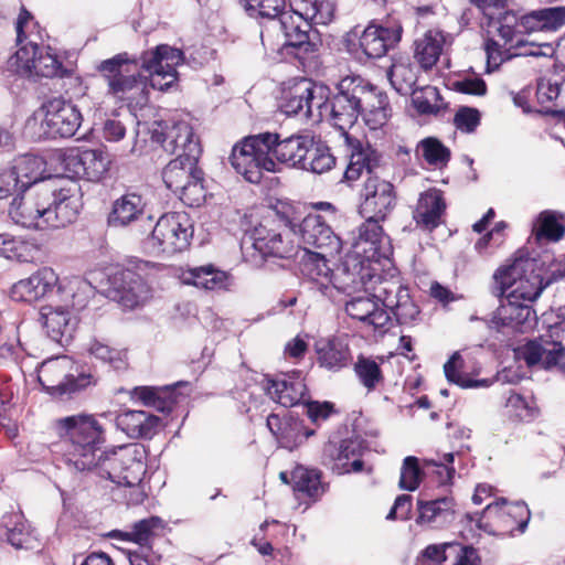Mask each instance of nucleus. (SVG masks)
I'll return each instance as SVG.
<instances>
[{"mask_svg":"<svg viewBox=\"0 0 565 565\" xmlns=\"http://www.w3.org/2000/svg\"><path fill=\"white\" fill-rule=\"evenodd\" d=\"M54 426L64 439L63 458L70 468L128 487L129 504L143 502L147 495L140 482L146 468L137 445L103 450L105 429L93 415L66 416L56 419Z\"/></svg>","mask_w":565,"mask_h":565,"instance_id":"1","label":"nucleus"},{"mask_svg":"<svg viewBox=\"0 0 565 565\" xmlns=\"http://www.w3.org/2000/svg\"><path fill=\"white\" fill-rule=\"evenodd\" d=\"M332 124L340 131L351 128L363 115L371 129L383 127L391 117L386 94L360 76H348L340 81L338 93L327 103Z\"/></svg>","mask_w":565,"mask_h":565,"instance_id":"2","label":"nucleus"},{"mask_svg":"<svg viewBox=\"0 0 565 565\" xmlns=\"http://www.w3.org/2000/svg\"><path fill=\"white\" fill-rule=\"evenodd\" d=\"M543 265L535 258L520 257L511 265L499 268L493 276L492 295L497 298L510 296L523 302H533L555 280V273L544 276Z\"/></svg>","mask_w":565,"mask_h":565,"instance_id":"3","label":"nucleus"},{"mask_svg":"<svg viewBox=\"0 0 565 565\" xmlns=\"http://www.w3.org/2000/svg\"><path fill=\"white\" fill-rule=\"evenodd\" d=\"M97 71L107 84V95L137 104L147 99V77L140 74V65L127 53L100 62Z\"/></svg>","mask_w":565,"mask_h":565,"instance_id":"4","label":"nucleus"},{"mask_svg":"<svg viewBox=\"0 0 565 565\" xmlns=\"http://www.w3.org/2000/svg\"><path fill=\"white\" fill-rule=\"evenodd\" d=\"M275 135L269 132L249 136L236 143L230 157L235 171L250 183H259L263 172H276L277 162L270 153Z\"/></svg>","mask_w":565,"mask_h":565,"instance_id":"5","label":"nucleus"},{"mask_svg":"<svg viewBox=\"0 0 565 565\" xmlns=\"http://www.w3.org/2000/svg\"><path fill=\"white\" fill-rule=\"evenodd\" d=\"M564 332L563 322L550 326L546 334L526 342L519 349L520 356L527 366H540L565 374V348L562 344Z\"/></svg>","mask_w":565,"mask_h":565,"instance_id":"6","label":"nucleus"},{"mask_svg":"<svg viewBox=\"0 0 565 565\" xmlns=\"http://www.w3.org/2000/svg\"><path fill=\"white\" fill-rule=\"evenodd\" d=\"M75 364L66 355H58L43 361L38 370V379L52 395L63 396L76 393L92 384L89 374L78 373Z\"/></svg>","mask_w":565,"mask_h":565,"instance_id":"7","label":"nucleus"},{"mask_svg":"<svg viewBox=\"0 0 565 565\" xmlns=\"http://www.w3.org/2000/svg\"><path fill=\"white\" fill-rule=\"evenodd\" d=\"M329 88L308 78H299L285 93L281 110L288 116L323 117L328 110Z\"/></svg>","mask_w":565,"mask_h":565,"instance_id":"8","label":"nucleus"},{"mask_svg":"<svg viewBox=\"0 0 565 565\" xmlns=\"http://www.w3.org/2000/svg\"><path fill=\"white\" fill-rule=\"evenodd\" d=\"M193 231L184 213H167L156 223L148 241L156 254L172 256L185 250Z\"/></svg>","mask_w":565,"mask_h":565,"instance_id":"9","label":"nucleus"},{"mask_svg":"<svg viewBox=\"0 0 565 565\" xmlns=\"http://www.w3.org/2000/svg\"><path fill=\"white\" fill-rule=\"evenodd\" d=\"M184 61L183 52L168 44H160L140 55V68L148 73L150 85L167 90L178 82L177 67Z\"/></svg>","mask_w":565,"mask_h":565,"instance_id":"10","label":"nucleus"},{"mask_svg":"<svg viewBox=\"0 0 565 565\" xmlns=\"http://www.w3.org/2000/svg\"><path fill=\"white\" fill-rule=\"evenodd\" d=\"M530 520V511L525 503H508L501 499L487 504L478 526L490 534L505 535L514 531L524 532Z\"/></svg>","mask_w":565,"mask_h":565,"instance_id":"11","label":"nucleus"},{"mask_svg":"<svg viewBox=\"0 0 565 565\" xmlns=\"http://www.w3.org/2000/svg\"><path fill=\"white\" fill-rule=\"evenodd\" d=\"M198 160L177 156L162 172L167 188L189 204L196 202L198 198L195 196L202 195L203 192L202 171L198 168Z\"/></svg>","mask_w":565,"mask_h":565,"instance_id":"12","label":"nucleus"},{"mask_svg":"<svg viewBox=\"0 0 565 565\" xmlns=\"http://www.w3.org/2000/svg\"><path fill=\"white\" fill-rule=\"evenodd\" d=\"M49 199H51V191L47 188L20 190L10 204L9 216L22 227L46 230Z\"/></svg>","mask_w":565,"mask_h":565,"instance_id":"13","label":"nucleus"},{"mask_svg":"<svg viewBox=\"0 0 565 565\" xmlns=\"http://www.w3.org/2000/svg\"><path fill=\"white\" fill-rule=\"evenodd\" d=\"M10 66L25 77L51 78L63 72V65L56 55L31 42L17 51L10 58Z\"/></svg>","mask_w":565,"mask_h":565,"instance_id":"14","label":"nucleus"},{"mask_svg":"<svg viewBox=\"0 0 565 565\" xmlns=\"http://www.w3.org/2000/svg\"><path fill=\"white\" fill-rule=\"evenodd\" d=\"M373 296L388 309L399 324H412L419 317V308L409 296L408 288L399 279H379Z\"/></svg>","mask_w":565,"mask_h":565,"instance_id":"15","label":"nucleus"},{"mask_svg":"<svg viewBox=\"0 0 565 565\" xmlns=\"http://www.w3.org/2000/svg\"><path fill=\"white\" fill-rule=\"evenodd\" d=\"M45 115L41 122L46 138H70L82 124V114L71 102L54 98L44 105Z\"/></svg>","mask_w":565,"mask_h":565,"instance_id":"16","label":"nucleus"},{"mask_svg":"<svg viewBox=\"0 0 565 565\" xmlns=\"http://www.w3.org/2000/svg\"><path fill=\"white\" fill-rule=\"evenodd\" d=\"M362 196L360 213L363 217L386 218L396 203L393 184L376 175L367 178L362 190Z\"/></svg>","mask_w":565,"mask_h":565,"instance_id":"17","label":"nucleus"},{"mask_svg":"<svg viewBox=\"0 0 565 565\" xmlns=\"http://www.w3.org/2000/svg\"><path fill=\"white\" fill-rule=\"evenodd\" d=\"M362 444L354 439H344L340 444L329 441L322 451V463L338 475L363 470Z\"/></svg>","mask_w":565,"mask_h":565,"instance_id":"18","label":"nucleus"},{"mask_svg":"<svg viewBox=\"0 0 565 565\" xmlns=\"http://www.w3.org/2000/svg\"><path fill=\"white\" fill-rule=\"evenodd\" d=\"M298 234L305 249L315 247L330 255L341 250L340 237L319 214H308L298 225Z\"/></svg>","mask_w":565,"mask_h":565,"instance_id":"19","label":"nucleus"},{"mask_svg":"<svg viewBox=\"0 0 565 565\" xmlns=\"http://www.w3.org/2000/svg\"><path fill=\"white\" fill-rule=\"evenodd\" d=\"M57 282V274L50 267H42L28 278L13 284L10 298L18 302H35L51 294Z\"/></svg>","mask_w":565,"mask_h":565,"instance_id":"20","label":"nucleus"},{"mask_svg":"<svg viewBox=\"0 0 565 565\" xmlns=\"http://www.w3.org/2000/svg\"><path fill=\"white\" fill-rule=\"evenodd\" d=\"M365 221L359 226V235L354 242V247L364 257L371 260L387 258L391 254L390 238L384 234L381 222L385 218L364 217Z\"/></svg>","mask_w":565,"mask_h":565,"instance_id":"21","label":"nucleus"},{"mask_svg":"<svg viewBox=\"0 0 565 565\" xmlns=\"http://www.w3.org/2000/svg\"><path fill=\"white\" fill-rule=\"evenodd\" d=\"M81 207V196L76 189L51 191L46 210L47 228H60L72 224L76 221Z\"/></svg>","mask_w":565,"mask_h":565,"instance_id":"22","label":"nucleus"},{"mask_svg":"<svg viewBox=\"0 0 565 565\" xmlns=\"http://www.w3.org/2000/svg\"><path fill=\"white\" fill-rule=\"evenodd\" d=\"M265 390L267 395L284 407L300 404L307 393V386L301 372H291L267 379Z\"/></svg>","mask_w":565,"mask_h":565,"instance_id":"23","label":"nucleus"},{"mask_svg":"<svg viewBox=\"0 0 565 565\" xmlns=\"http://www.w3.org/2000/svg\"><path fill=\"white\" fill-rule=\"evenodd\" d=\"M379 279L383 278L371 275L369 269L362 265L354 264L351 269L349 264L344 263L333 270L330 284L339 291L353 296L360 292L373 294V287L376 286Z\"/></svg>","mask_w":565,"mask_h":565,"instance_id":"24","label":"nucleus"},{"mask_svg":"<svg viewBox=\"0 0 565 565\" xmlns=\"http://www.w3.org/2000/svg\"><path fill=\"white\" fill-rule=\"evenodd\" d=\"M111 297L126 308H135L148 297V286L131 269H121L111 277Z\"/></svg>","mask_w":565,"mask_h":565,"instance_id":"25","label":"nucleus"},{"mask_svg":"<svg viewBox=\"0 0 565 565\" xmlns=\"http://www.w3.org/2000/svg\"><path fill=\"white\" fill-rule=\"evenodd\" d=\"M504 301L494 311L490 327L497 330L502 328H510L515 331L523 332L526 328L531 327L534 320L535 312L527 302L520 301L510 296H503Z\"/></svg>","mask_w":565,"mask_h":565,"instance_id":"26","label":"nucleus"},{"mask_svg":"<svg viewBox=\"0 0 565 565\" xmlns=\"http://www.w3.org/2000/svg\"><path fill=\"white\" fill-rule=\"evenodd\" d=\"M39 322L53 341L63 344L72 339L77 319L65 307L47 305L41 308Z\"/></svg>","mask_w":565,"mask_h":565,"instance_id":"27","label":"nucleus"},{"mask_svg":"<svg viewBox=\"0 0 565 565\" xmlns=\"http://www.w3.org/2000/svg\"><path fill=\"white\" fill-rule=\"evenodd\" d=\"M275 135L270 153L275 161L285 163L291 168H302L306 156L313 146V137L310 135H292L280 139Z\"/></svg>","mask_w":565,"mask_h":565,"instance_id":"28","label":"nucleus"},{"mask_svg":"<svg viewBox=\"0 0 565 565\" xmlns=\"http://www.w3.org/2000/svg\"><path fill=\"white\" fill-rule=\"evenodd\" d=\"M445 211L446 202L441 191L429 189L419 195L413 218L419 228L431 232L441 224Z\"/></svg>","mask_w":565,"mask_h":565,"instance_id":"29","label":"nucleus"},{"mask_svg":"<svg viewBox=\"0 0 565 565\" xmlns=\"http://www.w3.org/2000/svg\"><path fill=\"white\" fill-rule=\"evenodd\" d=\"M345 303V312L353 319L373 326L375 329H386L391 322L387 311L379 307L376 297L370 294L353 295Z\"/></svg>","mask_w":565,"mask_h":565,"instance_id":"30","label":"nucleus"},{"mask_svg":"<svg viewBox=\"0 0 565 565\" xmlns=\"http://www.w3.org/2000/svg\"><path fill=\"white\" fill-rule=\"evenodd\" d=\"M416 523L429 529H444L455 521V501L451 497L418 500Z\"/></svg>","mask_w":565,"mask_h":565,"instance_id":"31","label":"nucleus"},{"mask_svg":"<svg viewBox=\"0 0 565 565\" xmlns=\"http://www.w3.org/2000/svg\"><path fill=\"white\" fill-rule=\"evenodd\" d=\"M162 147L170 153L184 158L199 159L201 148L191 125L179 121L168 129L162 139Z\"/></svg>","mask_w":565,"mask_h":565,"instance_id":"32","label":"nucleus"},{"mask_svg":"<svg viewBox=\"0 0 565 565\" xmlns=\"http://www.w3.org/2000/svg\"><path fill=\"white\" fill-rule=\"evenodd\" d=\"M252 239V247L265 257L289 258L295 255L297 246L292 241L285 238L280 233L256 230Z\"/></svg>","mask_w":565,"mask_h":565,"instance_id":"33","label":"nucleus"},{"mask_svg":"<svg viewBox=\"0 0 565 565\" xmlns=\"http://www.w3.org/2000/svg\"><path fill=\"white\" fill-rule=\"evenodd\" d=\"M159 418L143 411H127L116 418V426L130 438H151Z\"/></svg>","mask_w":565,"mask_h":565,"instance_id":"34","label":"nucleus"},{"mask_svg":"<svg viewBox=\"0 0 565 565\" xmlns=\"http://www.w3.org/2000/svg\"><path fill=\"white\" fill-rule=\"evenodd\" d=\"M145 206L140 194L126 193L114 201L108 222L113 226H127L145 216Z\"/></svg>","mask_w":565,"mask_h":565,"instance_id":"35","label":"nucleus"},{"mask_svg":"<svg viewBox=\"0 0 565 565\" xmlns=\"http://www.w3.org/2000/svg\"><path fill=\"white\" fill-rule=\"evenodd\" d=\"M444 45V33L438 30H428L414 41V58L424 71H428L439 61Z\"/></svg>","mask_w":565,"mask_h":565,"instance_id":"36","label":"nucleus"},{"mask_svg":"<svg viewBox=\"0 0 565 565\" xmlns=\"http://www.w3.org/2000/svg\"><path fill=\"white\" fill-rule=\"evenodd\" d=\"M399 41V33L387 28L369 25L360 38V46L372 58L382 57Z\"/></svg>","mask_w":565,"mask_h":565,"instance_id":"37","label":"nucleus"},{"mask_svg":"<svg viewBox=\"0 0 565 565\" xmlns=\"http://www.w3.org/2000/svg\"><path fill=\"white\" fill-rule=\"evenodd\" d=\"M179 278L185 285H193L206 290L225 288L228 281L227 274L215 268L213 265L182 269Z\"/></svg>","mask_w":565,"mask_h":565,"instance_id":"38","label":"nucleus"},{"mask_svg":"<svg viewBox=\"0 0 565 565\" xmlns=\"http://www.w3.org/2000/svg\"><path fill=\"white\" fill-rule=\"evenodd\" d=\"M70 161L78 164L76 174H83L90 181H99L109 170L110 157L102 149H87L76 156L70 157Z\"/></svg>","mask_w":565,"mask_h":565,"instance_id":"39","label":"nucleus"},{"mask_svg":"<svg viewBox=\"0 0 565 565\" xmlns=\"http://www.w3.org/2000/svg\"><path fill=\"white\" fill-rule=\"evenodd\" d=\"M10 170L18 177L20 190H33L44 179L45 161L35 154H23L14 160Z\"/></svg>","mask_w":565,"mask_h":565,"instance_id":"40","label":"nucleus"},{"mask_svg":"<svg viewBox=\"0 0 565 565\" xmlns=\"http://www.w3.org/2000/svg\"><path fill=\"white\" fill-rule=\"evenodd\" d=\"M316 348L320 366L330 371H339L349 364L350 350L341 339L333 338L319 341Z\"/></svg>","mask_w":565,"mask_h":565,"instance_id":"41","label":"nucleus"},{"mask_svg":"<svg viewBox=\"0 0 565 565\" xmlns=\"http://www.w3.org/2000/svg\"><path fill=\"white\" fill-rule=\"evenodd\" d=\"M381 154L373 149L370 145L365 147L360 143L352 148L349 164L344 171V178L348 181H355L365 170L367 173H373L380 167Z\"/></svg>","mask_w":565,"mask_h":565,"instance_id":"42","label":"nucleus"},{"mask_svg":"<svg viewBox=\"0 0 565 565\" xmlns=\"http://www.w3.org/2000/svg\"><path fill=\"white\" fill-rule=\"evenodd\" d=\"M40 248L35 241L0 234V255L22 263L33 262Z\"/></svg>","mask_w":565,"mask_h":565,"instance_id":"43","label":"nucleus"},{"mask_svg":"<svg viewBox=\"0 0 565 565\" xmlns=\"http://www.w3.org/2000/svg\"><path fill=\"white\" fill-rule=\"evenodd\" d=\"M392 86L403 95L413 93L417 82V71L408 57L395 58L387 72Z\"/></svg>","mask_w":565,"mask_h":565,"instance_id":"44","label":"nucleus"},{"mask_svg":"<svg viewBox=\"0 0 565 565\" xmlns=\"http://www.w3.org/2000/svg\"><path fill=\"white\" fill-rule=\"evenodd\" d=\"M0 537L6 539L15 548H28L32 541L30 526L23 515L18 513L4 518Z\"/></svg>","mask_w":565,"mask_h":565,"instance_id":"45","label":"nucleus"},{"mask_svg":"<svg viewBox=\"0 0 565 565\" xmlns=\"http://www.w3.org/2000/svg\"><path fill=\"white\" fill-rule=\"evenodd\" d=\"M296 9L303 20L313 24L326 25L334 15V3L331 0H297Z\"/></svg>","mask_w":565,"mask_h":565,"instance_id":"46","label":"nucleus"},{"mask_svg":"<svg viewBox=\"0 0 565 565\" xmlns=\"http://www.w3.org/2000/svg\"><path fill=\"white\" fill-rule=\"evenodd\" d=\"M327 253H307L301 262V273L311 280L324 286L330 282L334 269L328 265Z\"/></svg>","mask_w":565,"mask_h":565,"instance_id":"47","label":"nucleus"},{"mask_svg":"<svg viewBox=\"0 0 565 565\" xmlns=\"http://www.w3.org/2000/svg\"><path fill=\"white\" fill-rule=\"evenodd\" d=\"M334 164L335 158L329 147L313 140V146L310 147L301 169L321 174L331 170Z\"/></svg>","mask_w":565,"mask_h":565,"instance_id":"48","label":"nucleus"},{"mask_svg":"<svg viewBox=\"0 0 565 565\" xmlns=\"http://www.w3.org/2000/svg\"><path fill=\"white\" fill-rule=\"evenodd\" d=\"M354 372L367 392L374 391L384 381L380 365L370 358L360 355L354 364Z\"/></svg>","mask_w":565,"mask_h":565,"instance_id":"49","label":"nucleus"},{"mask_svg":"<svg viewBox=\"0 0 565 565\" xmlns=\"http://www.w3.org/2000/svg\"><path fill=\"white\" fill-rule=\"evenodd\" d=\"M497 32L503 45L511 50L515 43H522V32L519 24V14L505 11L497 21Z\"/></svg>","mask_w":565,"mask_h":565,"instance_id":"50","label":"nucleus"},{"mask_svg":"<svg viewBox=\"0 0 565 565\" xmlns=\"http://www.w3.org/2000/svg\"><path fill=\"white\" fill-rule=\"evenodd\" d=\"M536 239L559 241L565 234V226L559 223L557 214L553 211L542 212L534 226Z\"/></svg>","mask_w":565,"mask_h":565,"instance_id":"51","label":"nucleus"},{"mask_svg":"<svg viewBox=\"0 0 565 565\" xmlns=\"http://www.w3.org/2000/svg\"><path fill=\"white\" fill-rule=\"evenodd\" d=\"M294 489L309 497H318L323 492L320 472L305 467H297L292 471Z\"/></svg>","mask_w":565,"mask_h":565,"instance_id":"52","label":"nucleus"},{"mask_svg":"<svg viewBox=\"0 0 565 565\" xmlns=\"http://www.w3.org/2000/svg\"><path fill=\"white\" fill-rule=\"evenodd\" d=\"M418 149L426 162L436 168L446 167L450 160V150L437 138H425L419 142Z\"/></svg>","mask_w":565,"mask_h":565,"instance_id":"53","label":"nucleus"},{"mask_svg":"<svg viewBox=\"0 0 565 565\" xmlns=\"http://www.w3.org/2000/svg\"><path fill=\"white\" fill-rule=\"evenodd\" d=\"M167 394L168 392L158 387L141 386L135 388V396L145 405L169 413L172 411L174 401L167 397Z\"/></svg>","mask_w":565,"mask_h":565,"instance_id":"54","label":"nucleus"},{"mask_svg":"<svg viewBox=\"0 0 565 565\" xmlns=\"http://www.w3.org/2000/svg\"><path fill=\"white\" fill-rule=\"evenodd\" d=\"M161 524L159 518L145 519L137 522L130 532L124 534L125 539L139 544V552H151L148 544L153 535V530Z\"/></svg>","mask_w":565,"mask_h":565,"instance_id":"55","label":"nucleus"},{"mask_svg":"<svg viewBox=\"0 0 565 565\" xmlns=\"http://www.w3.org/2000/svg\"><path fill=\"white\" fill-rule=\"evenodd\" d=\"M508 412L520 420H532L537 417L540 409L533 398L526 399L518 393H511L507 399Z\"/></svg>","mask_w":565,"mask_h":565,"instance_id":"56","label":"nucleus"},{"mask_svg":"<svg viewBox=\"0 0 565 565\" xmlns=\"http://www.w3.org/2000/svg\"><path fill=\"white\" fill-rule=\"evenodd\" d=\"M463 369V360L459 352H455L451 358L445 363L444 365V372L447 377V380L451 383L457 384L460 387L468 388V387H476L479 386L481 383H484L486 381H473L468 379L462 373Z\"/></svg>","mask_w":565,"mask_h":565,"instance_id":"57","label":"nucleus"},{"mask_svg":"<svg viewBox=\"0 0 565 565\" xmlns=\"http://www.w3.org/2000/svg\"><path fill=\"white\" fill-rule=\"evenodd\" d=\"M88 352L102 362L108 363L115 370L126 367V354L122 351L110 348L103 342H92L88 348Z\"/></svg>","mask_w":565,"mask_h":565,"instance_id":"58","label":"nucleus"},{"mask_svg":"<svg viewBox=\"0 0 565 565\" xmlns=\"http://www.w3.org/2000/svg\"><path fill=\"white\" fill-rule=\"evenodd\" d=\"M312 435H315V430L305 427L301 422L289 420L288 424L285 425L278 441L282 447L291 449L292 447L303 443Z\"/></svg>","mask_w":565,"mask_h":565,"instance_id":"59","label":"nucleus"},{"mask_svg":"<svg viewBox=\"0 0 565 565\" xmlns=\"http://www.w3.org/2000/svg\"><path fill=\"white\" fill-rule=\"evenodd\" d=\"M420 475L417 458L406 457L401 469L399 488L408 491L416 490L420 482Z\"/></svg>","mask_w":565,"mask_h":565,"instance_id":"60","label":"nucleus"},{"mask_svg":"<svg viewBox=\"0 0 565 565\" xmlns=\"http://www.w3.org/2000/svg\"><path fill=\"white\" fill-rule=\"evenodd\" d=\"M248 11L257 12L263 18H280L286 6L285 0H245Z\"/></svg>","mask_w":565,"mask_h":565,"instance_id":"61","label":"nucleus"},{"mask_svg":"<svg viewBox=\"0 0 565 565\" xmlns=\"http://www.w3.org/2000/svg\"><path fill=\"white\" fill-rule=\"evenodd\" d=\"M480 111L477 108L460 107L454 117V125L462 132L470 134L480 125Z\"/></svg>","mask_w":565,"mask_h":565,"instance_id":"62","label":"nucleus"},{"mask_svg":"<svg viewBox=\"0 0 565 565\" xmlns=\"http://www.w3.org/2000/svg\"><path fill=\"white\" fill-rule=\"evenodd\" d=\"M279 24L285 36H288L294 33L309 31L311 23L303 20V18L297 13V9L295 8L292 11H286L280 14Z\"/></svg>","mask_w":565,"mask_h":565,"instance_id":"63","label":"nucleus"},{"mask_svg":"<svg viewBox=\"0 0 565 565\" xmlns=\"http://www.w3.org/2000/svg\"><path fill=\"white\" fill-rule=\"evenodd\" d=\"M455 455L452 452H446L437 455V458L427 459L426 465L436 467V473L439 477V482L446 484L452 480L455 475V468L452 467Z\"/></svg>","mask_w":565,"mask_h":565,"instance_id":"64","label":"nucleus"}]
</instances>
